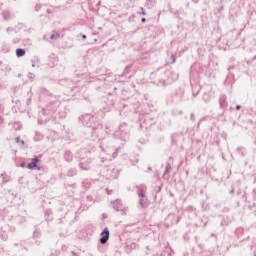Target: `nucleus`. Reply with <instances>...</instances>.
Returning <instances> with one entry per match:
<instances>
[{
  "label": "nucleus",
  "mask_w": 256,
  "mask_h": 256,
  "mask_svg": "<svg viewBox=\"0 0 256 256\" xmlns=\"http://www.w3.org/2000/svg\"><path fill=\"white\" fill-rule=\"evenodd\" d=\"M3 111H5V108L0 104V113H3Z\"/></svg>",
  "instance_id": "51"
},
{
  "label": "nucleus",
  "mask_w": 256,
  "mask_h": 256,
  "mask_svg": "<svg viewBox=\"0 0 256 256\" xmlns=\"http://www.w3.org/2000/svg\"><path fill=\"white\" fill-rule=\"evenodd\" d=\"M117 151H119V149H116V151L112 154L113 159H117Z\"/></svg>",
  "instance_id": "40"
},
{
  "label": "nucleus",
  "mask_w": 256,
  "mask_h": 256,
  "mask_svg": "<svg viewBox=\"0 0 256 256\" xmlns=\"http://www.w3.org/2000/svg\"><path fill=\"white\" fill-rule=\"evenodd\" d=\"M219 105H220V109H226V107H227V96L225 94L220 95Z\"/></svg>",
  "instance_id": "11"
},
{
  "label": "nucleus",
  "mask_w": 256,
  "mask_h": 256,
  "mask_svg": "<svg viewBox=\"0 0 256 256\" xmlns=\"http://www.w3.org/2000/svg\"><path fill=\"white\" fill-rule=\"evenodd\" d=\"M34 9L37 12L41 11V4H36Z\"/></svg>",
  "instance_id": "32"
},
{
  "label": "nucleus",
  "mask_w": 256,
  "mask_h": 256,
  "mask_svg": "<svg viewBox=\"0 0 256 256\" xmlns=\"http://www.w3.org/2000/svg\"><path fill=\"white\" fill-rule=\"evenodd\" d=\"M63 159L66 161V163H73V152H71V150H65Z\"/></svg>",
  "instance_id": "8"
},
{
  "label": "nucleus",
  "mask_w": 256,
  "mask_h": 256,
  "mask_svg": "<svg viewBox=\"0 0 256 256\" xmlns=\"http://www.w3.org/2000/svg\"><path fill=\"white\" fill-rule=\"evenodd\" d=\"M58 113H59L60 119H65V117H67V113L65 112H58Z\"/></svg>",
  "instance_id": "28"
},
{
  "label": "nucleus",
  "mask_w": 256,
  "mask_h": 256,
  "mask_svg": "<svg viewBox=\"0 0 256 256\" xmlns=\"http://www.w3.org/2000/svg\"><path fill=\"white\" fill-rule=\"evenodd\" d=\"M93 159L90 156H86V160L85 162H80L79 163V167L82 171H89V169H91V167L89 165H91Z\"/></svg>",
  "instance_id": "5"
},
{
  "label": "nucleus",
  "mask_w": 256,
  "mask_h": 256,
  "mask_svg": "<svg viewBox=\"0 0 256 256\" xmlns=\"http://www.w3.org/2000/svg\"><path fill=\"white\" fill-rule=\"evenodd\" d=\"M147 22V19L146 18H142L141 19V23H146Z\"/></svg>",
  "instance_id": "56"
},
{
  "label": "nucleus",
  "mask_w": 256,
  "mask_h": 256,
  "mask_svg": "<svg viewBox=\"0 0 256 256\" xmlns=\"http://www.w3.org/2000/svg\"><path fill=\"white\" fill-rule=\"evenodd\" d=\"M77 175V170L75 168H70L67 172L68 177H75Z\"/></svg>",
  "instance_id": "18"
},
{
  "label": "nucleus",
  "mask_w": 256,
  "mask_h": 256,
  "mask_svg": "<svg viewBox=\"0 0 256 256\" xmlns=\"http://www.w3.org/2000/svg\"><path fill=\"white\" fill-rule=\"evenodd\" d=\"M27 169H30V171H41V167L37 166L36 164H34V162H30L27 164Z\"/></svg>",
  "instance_id": "14"
},
{
  "label": "nucleus",
  "mask_w": 256,
  "mask_h": 256,
  "mask_svg": "<svg viewBox=\"0 0 256 256\" xmlns=\"http://www.w3.org/2000/svg\"><path fill=\"white\" fill-rule=\"evenodd\" d=\"M220 7L218 8V13H221V11H223V9H224V5H223V0H220Z\"/></svg>",
  "instance_id": "27"
},
{
  "label": "nucleus",
  "mask_w": 256,
  "mask_h": 256,
  "mask_svg": "<svg viewBox=\"0 0 256 256\" xmlns=\"http://www.w3.org/2000/svg\"><path fill=\"white\" fill-rule=\"evenodd\" d=\"M42 157H43V155L39 154L38 156H35L34 158H32L31 162L37 165V163H39L41 161Z\"/></svg>",
  "instance_id": "20"
},
{
  "label": "nucleus",
  "mask_w": 256,
  "mask_h": 256,
  "mask_svg": "<svg viewBox=\"0 0 256 256\" xmlns=\"http://www.w3.org/2000/svg\"><path fill=\"white\" fill-rule=\"evenodd\" d=\"M0 125H3V116H0Z\"/></svg>",
  "instance_id": "58"
},
{
  "label": "nucleus",
  "mask_w": 256,
  "mask_h": 256,
  "mask_svg": "<svg viewBox=\"0 0 256 256\" xmlns=\"http://www.w3.org/2000/svg\"><path fill=\"white\" fill-rule=\"evenodd\" d=\"M173 13L174 15H179V10H175Z\"/></svg>",
  "instance_id": "60"
},
{
  "label": "nucleus",
  "mask_w": 256,
  "mask_h": 256,
  "mask_svg": "<svg viewBox=\"0 0 256 256\" xmlns=\"http://www.w3.org/2000/svg\"><path fill=\"white\" fill-rule=\"evenodd\" d=\"M18 220L20 223H25V217H19L18 216Z\"/></svg>",
  "instance_id": "39"
},
{
  "label": "nucleus",
  "mask_w": 256,
  "mask_h": 256,
  "mask_svg": "<svg viewBox=\"0 0 256 256\" xmlns=\"http://www.w3.org/2000/svg\"><path fill=\"white\" fill-rule=\"evenodd\" d=\"M57 109H59V101L50 102L46 105L45 108L42 109L43 115H49V113H57Z\"/></svg>",
  "instance_id": "3"
},
{
  "label": "nucleus",
  "mask_w": 256,
  "mask_h": 256,
  "mask_svg": "<svg viewBox=\"0 0 256 256\" xmlns=\"http://www.w3.org/2000/svg\"><path fill=\"white\" fill-rule=\"evenodd\" d=\"M25 53H26V51L23 48L16 49V57H18V59L21 57H25Z\"/></svg>",
  "instance_id": "15"
},
{
  "label": "nucleus",
  "mask_w": 256,
  "mask_h": 256,
  "mask_svg": "<svg viewBox=\"0 0 256 256\" xmlns=\"http://www.w3.org/2000/svg\"><path fill=\"white\" fill-rule=\"evenodd\" d=\"M158 85L159 87H165V80H159Z\"/></svg>",
  "instance_id": "29"
},
{
  "label": "nucleus",
  "mask_w": 256,
  "mask_h": 256,
  "mask_svg": "<svg viewBox=\"0 0 256 256\" xmlns=\"http://www.w3.org/2000/svg\"><path fill=\"white\" fill-rule=\"evenodd\" d=\"M136 247H137V244H136V243L130 244V249H135Z\"/></svg>",
  "instance_id": "43"
},
{
  "label": "nucleus",
  "mask_w": 256,
  "mask_h": 256,
  "mask_svg": "<svg viewBox=\"0 0 256 256\" xmlns=\"http://www.w3.org/2000/svg\"><path fill=\"white\" fill-rule=\"evenodd\" d=\"M85 153H86V158H85ZM89 155H91V151L79 150L75 154V159H79V161H85V159L87 160V157H89Z\"/></svg>",
  "instance_id": "7"
},
{
  "label": "nucleus",
  "mask_w": 256,
  "mask_h": 256,
  "mask_svg": "<svg viewBox=\"0 0 256 256\" xmlns=\"http://www.w3.org/2000/svg\"><path fill=\"white\" fill-rule=\"evenodd\" d=\"M140 9H141L140 15H144V16L147 15V12H145V8L141 7Z\"/></svg>",
  "instance_id": "37"
},
{
  "label": "nucleus",
  "mask_w": 256,
  "mask_h": 256,
  "mask_svg": "<svg viewBox=\"0 0 256 256\" xmlns=\"http://www.w3.org/2000/svg\"><path fill=\"white\" fill-rule=\"evenodd\" d=\"M16 143H21V138L20 137H16Z\"/></svg>",
  "instance_id": "54"
},
{
  "label": "nucleus",
  "mask_w": 256,
  "mask_h": 256,
  "mask_svg": "<svg viewBox=\"0 0 256 256\" xmlns=\"http://www.w3.org/2000/svg\"><path fill=\"white\" fill-rule=\"evenodd\" d=\"M116 137H119L121 141H129V128L127 127V123H122L119 126L118 131L115 132Z\"/></svg>",
  "instance_id": "2"
},
{
  "label": "nucleus",
  "mask_w": 256,
  "mask_h": 256,
  "mask_svg": "<svg viewBox=\"0 0 256 256\" xmlns=\"http://www.w3.org/2000/svg\"><path fill=\"white\" fill-rule=\"evenodd\" d=\"M12 43H14V45H16V43H19V38H14V39L12 40Z\"/></svg>",
  "instance_id": "44"
},
{
  "label": "nucleus",
  "mask_w": 256,
  "mask_h": 256,
  "mask_svg": "<svg viewBox=\"0 0 256 256\" xmlns=\"http://www.w3.org/2000/svg\"><path fill=\"white\" fill-rule=\"evenodd\" d=\"M213 94L214 92L211 89L208 92H204L202 96L204 103H209L211 101V97H213Z\"/></svg>",
  "instance_id": "10"
},
{
  "label": "nucleus",
  "mask_w": 256,
  "mask_h": 256,
  "mask_svg": "<svg viewBox=\"0 0 256 256\" xmlns=\"http://www.w3.org/2000/svg\"><path fill=\"white\" fill-rule=\"evenodd\" d=\"M139 205H140L141 209H147V207H149V204L147 203V197L139 198Z\"/></svg>",
  "instance_id": "13"
},
{
  "label": "nucleus",
  "mask_w": 256,
  "mask_h": 256,
  "mask_svg": "<svg viewBox=\"0 0 256 256\" xmlns=\"http://www.w3.org/2000/svg\"><path fill=\"white\" fill-rule=\"evenodd\" d=\"M170 172H171V163L167 162L165 171H164V175H168V173H170Z\"/></svg>",
  "instance_id": "22"
},
{
  "label": "nucleus",
  "mask_w": 256,
  "mask_h": 256,
  "mask_svg": "<svg viewBox=\"0 0 256 256\" xmlns=\"http://www.w3.org/2000/svg\"><path fill=\"white\" fill-rule=\"evenodd\" d=\"M236 151L239 153V155H241V157H245V148L240 146L236 149Z\"/></svg>",
  "instance_id": "21"
},
{
  "label": "nucleus",
  "mask_w": 256,
  "mask_h": 256,
  "mask_svg": "<svg viewBox=\"0 0 256 256\" xmlns=\"http://www.w3.org/2000/svg\"><path fill=\"white\" fill-rule=\"evenodd\" d=\"M79 121H81L85 127L92 128V137H99L98 131L103 129V124L97 121V117L91 114H84L79 117Z\"/></svg>",
  "instance_id": "1"
},
{
  "label": "nucleus",
  "mask_w": 256,
  "mask_h": 256,
  "mask_svg": "<svg viewBox=\"0 0 256 256\" xmlns=\"http://www.w3.org/2000/svg\"><path fill=\"white\" fill-rule=\"evenodd\" d=\"M3 179V183H9V180L5 177L2 178Z\"/></svg>",
  "instance_id": "53"
},
{
  "label": "nucleus",
  "mask_w": 256,
  "mask_h": 256,
  "mask_svg": "<svg viewBox=\"0 0 256 256\" xmlns=\"http://www.w3.org/2000/svg\"><path fill=\"white\" fill-rule=\"evenodd\" d=\"M10 31H15V29L11 28V27H8L7 28V33H10Z\"/></svg>",
  "instance_id": "52"
},
{
  "label": "nucleus",
  "mask_w": 256,
  "mask_h": 256,
  "mask_svg": "<svg viewBox=\"0 0 256 256\" xmlns=\"http://www.w3.org/2000/svg\"><path fill=\"white\" fill-rule=\"evenodd\" d=\"M130 68H131V66H126L125 69H124L123 75H127L129 73Z\"/></svg>",
  "instance_id": "31"
},
{
  "label": "nucleus",
  "mask_w": 256,
  "mask_h": 256,
  "mask_svg": "<svg viewBox=\"0 0 256 256\" xmlns=\"http://www.w3.org/2000/svg\"><path fill=\"white\" fill-rule=\"evenodd\" d=\"M82 39H83V41H85V39H87V35L82 34Z\"/></svg>",
  "instance_id": "57"
},
{
  "label": "nucleus",
  "mask_w": 256,
  "mask_h": 256,
  "mask_svg": "<svg viewBox=\"0 0 256 256\" xmlns=\"http://www.w3.org/2000/svg\"><path fill=\"white\" fill-rule=\"evenodd\" d=\"M77 184H64V186L67 188V187H76Z\"/></svg>",
  "instance_id": "41"
},
{
  "label": "nucleus",
  "mask_w": 256,
  "mask_h": 256,
  "mask_svg": "<svg viewBox=\"0 0 256 256\" xmlns=\"http://www.w3.org/2000/svg\"><path fill=\"white\" fill-rule=\"evenodd\" d=\"M59 37V34H52L50 36V39H57Z\"/></svg>",
  "instance_id": "38"
},
{
  "label": "nucleus",
  "mask_w": 256,
  "mask_h": 256,
  "mask_svg": "<svg viewBox=\"0 0 256 256\" xmlns=\"http://www.w3.org/2000/svg\"><path fill=\"white\" fill-rule=\"evenodd\" d=\"M103 219H107V214H102Z\"/></svg>",
  "instance_id": "61"
},
{
  "label": "nucleus",
  "mask_w": 256,
  "mask_h": 256,
  "mask_svg": "<svg viewBox=\"0 0 256 256\" xmlns=\"http://www.w3.org/2000/svg\"><path fill=\"white\" fill-rule=\"evenodd\" d=\"M100 235L101 237L99 241L101 245H107V242L109 241V228H104Z\"/></svg>",
  "instance_id": "6"
},
{
  "label": "nucleus",
  "mask_w": 256,
  "mask_h": 256,
  "mask_svg": "<svg viewBox=\"0 0 256 256\" xmlns=\"http://www.w3.org/2000/svg\"><path fill=\"white\" fill-rule=\"evenodd\" d=\"M139 199L147 198V195L145 194V191L143 189H140V192L138 193Z\"/></svg>",
  "instance_id": "23"
},
{
  "label": "nucleus",
  "mask_w": 256,
  "mask_h": 256,
  "mask_svg": "<svg viewBox=\"0 0 256 256\" xmlns=\"http://www.w3.org/2000/svg\"><path fill=\"white\" fill-rule=\"evenodd\" d=\"M86 199H87V201H93V196L88 195Z\"/></svg>",
  "instance_id": "49"
},
{
  "label": "nucleus",
  "mask_w": 256,
  "mask_h": 256,
  "mask_svg": "<svg viewBox=\"0 0 256 256\" xmlns=\"http://www.w3.org/2000/svg\"><path fill=\"white\" fill-rule=\"evenodd\" d=\"M2 51H3V53H9V47L7 46V44H4L2 46Z\"/></svg>",
  "instance_id": "26"
},
{
  "label": "nucleus",
  "mask_w": 256,
  "mask_h": 256,
  "mask_svg": "<svg viewBox=\"0 0 256 256\" xmlns=\"http://www.w3.org/2000/svg\"><path fill=\"white\" fill-rule=\"evenodd\" d=\"M148 121H153V118L146 117L144 123H147Z\"/></svg>",
  "instance_id": "48"
},
{
  "label": "nucleus",
  "mask_w": 256,
  "mask_h": 256,
  "mask_svg": "<svg viewBox=\"0 0 256 256\" xmlns=\"http://www.w3.org/2000/svg\"><path fill=\"white\" fill-rule=\"evenodd\" d=\"M128 21L129 23H132V21H135V14H132L131 16H129Z\"/></svg>",
  "instance_id": "30"
},
{
  "label": "nucleus",
  "mask_w": 256,
  "mask_h": 256,
  "mask_svg": "<svg viewBox=\"0 0 256 256\" xmlns=\"http://www.w3.org/2000/svg\"><path fill=\"white\" fill-rule=\"evenodd\" d=\"M229 223H231V221H226L225 219L221 221V225H229Z\"/></svg>",
  "instance_id": "33"
},
{
  "label": "nucleus",
  "mask_w": 256,
  "mask_h": 256,
  "mask_svg": "<svg viewBox=\"0 0 256 256\" xmlns=\"http://www.w3.org/2000/svg\"><path fill=\"white\" fill-rule=\"evenodd\" d=\"M53 62L51 64V62L48 63L49 67H53L59 60L57 59V57H55V54H53Z\"/></svg>",
  "instance_id": "24"
},
{
  "label": "nucleus",
  "mask_w": 256,
  "mask_h": 256,
  "mask_svg": "<svg viewBox=\"0 0 256 256\" xmlns=\"http://www.w3.org/2000/svg\"><path fill=\"white\" fill-rule=\"evenodd\" d=\"M5 175H7V173H5V172L1 174L2 179H3V177H5Z\"/></svg>",
  "instance_id": "62"
},
{
  "label": "nucleus",
  "mask_w": 256,
  "mask_h": 256,
  "mask_svg": "<svg viewBox=\"0 0 256 256\" xmlns=\"http://www.w3.org/2000/svg\"><path fill=\"white\" fill-rule=\"evenodd\" d=\"M156 3H157V0H146L144 7H146V9H153Z\"/></svg>",
  "instance_id": "12"
},
{
  "label": "nucleus",
  "mask_w": 256,
  "mask_h": 256,
  "mask_svg": "<svg viewBox=\"0 0 256 256\" xmlns=\"http://www.w3.org/2000/svg\"><path fill=\"white\" fill-rule=\"evenodd\" d=\"M178 91L179 92L176 93V95H179L180 99H182V97H183V90L179 89Z\"/></svg>",
  "instance_id": "35"
},
{
  "label": "nucleus",
  "mask_w": 256,
  "mask_h": 256,
  "mask_svg": "<svg viewBox=\"0 0 256 256\" xmlns=\"http://www.w3.org/2000/svg\"><path fill=\"white\" fill-rule=\"evenodd\" d=\"M239 109H241V105L237 104L236 105V111H239Z\"/></svg>",
  "instance_id": "55"
},
{
  "label": "nucleus",
  "mask_w": 256,
  "mask_h": 256,
  "mask_svg": "<svg viewBox=\"0 0 256 256\" xmlns=\"http://www.w3.org/2000/svg\"><path fill=\"white\" fill-rule=\"evenodd\" d=\"M8 238L9 237L7 236V232L3 229H0V239H2V241H7Z\"/></svg>",
  "instance_id": "17"
},
{
  "label": "nucleus",
  "mask_w": 256,
  "mask_h": 256,
  "mask_svg": "<svg viewBox=\"0 0 256 256\" xmlns=\"http://www.w3.org/2000/svg\"><path fill=\"white\" fill-rule=\"evenodd\" d=\"M34 245H36L37 247H39V245H41V241H40V240H36V241L34 242Z\"/></svg>",
  "instance_id": "45"
},
{
  "label": "nucleus",
  "mask_w": 256,
  "mask_h": 256,
  "mask_svg": "<svg viewBox=\"0 0 256 256\" xmlns=\"http://www.w3.org/2000/svg\"><path fill=\"white\" fill-rule=\"evenodd\" d=\"M41 237V230L39 228H36L33 232V239H40Z\"/></svg>",
  "instance_id": "19"
},
{
  "label": "nucleus",
  "mask_w": 256,
  "mask_h": 256,
  "mask_svg": "<svg viewBox=\"0 0 256 256\" xmlns=\"http://www.w3.org/2000/svg\"><path fill=\"white\" fill-rule=\"evenodd\" d=\"M50 215H53V210L47 209L45 211V219L49 223V221H53V218L49 217Z\"/></svg>",
  "instance_id": "16"
},
{
  "label": "nucleus",
  "mask_w": 256,
  "mask_h": 256,
  "mask_svg": "<svg viewBox=\"0 0 256 256\" xmlns=\"http://www.w3.org/2000/svg\"><path fill=\"white\" fill-rule=\"evenodd\" d=\"M20 167L25 168V167H27V164H26L25 162H22V163L20 164Z\"/></svg>",
  "instance_id": "50"
},
{
  "label": "nucleus",
  "mask_w": 256,
  "mask_h": 256,
  "mask_svg": "<svg viewBox=\"0 0 256 256\" xmlns=\"http://www.w3.org/2000/svg\"><path fill=\"white\" fill-rule=\"evenodd\" d=\"M3 17L5 21H9V19H11L9 12H3Z\"/></svg>",
  "instance_id": "25"
},
{
  "label": "nucleus",
  "mask_w": 256,
  "mask_h": 256,
  "mask_svg": "<svg viewBox=\"0 0 256 256\" xmlns=\"http://www.w3.org/2000/svg\"><path fill=\"white\" fill-rule=\"evenodd\" d=\"M230 195H233V193H235V188L233 186H231V190L229 191Z\"/></svg>",
  "instance_id": "46"
},
{
  "label": "nucleus",
  "mask_w": 256,
  "mask_h": 256,
  "mask_svg": "<svg viewBox=\"0 0 256 256\" xmlns=\"http://www.w3.org/2000/svg\"><path fill=\"white\" fill-rule=\"evenodd\" d=\"M28 78L29 79H35V75L31 72L28 73Z\"/></svg>",
  "instance_id": "36"
},
{
  "label": "nucleus",
  "mask_w": 256,
  "mask_h": 256,
  "mask_svg": "<svg viewBox=\"0 0 256 256\" xmlns=\"http://www.w3.org/2000/svg\"><path fill=\"white\" fill-rule=\"evenodd\" d=\"M170 59H171V61H172V62H171L172 64L177 61V57H175V55H172V56L170 57Z\"/></svg>",
  "instance_id": "34"
},
{
  "label": "nucleus",
  "mask_w": 256,
  "mask_h": 256,
  "mask_svg": "<svg viewBox=\"0 0 256 256\" xmlns=\"http://www.w3.org/2000/svg\"><path fill=\"white\" fill-rule=\"evenodd\" d=\"M47 13H48V15H51V13H53V11L51 9H48Z\"/></svg>",
  "instance_id": "59"
},
{
  "label": "nucleus",
  "mask_w": 256,
  "mask_h": 256,
  "mask_svg": "<svg viewBox=\"0 0 256 256\" xmlns=\"http://www.w3.org/2000/svg\"><path fill=\"white\" fill-rule=\"evenodd\" d=\"M190 120H191V121H195V114H194V113H191V114H190Z\"/></svg>",
  "instance_id": "42"
},
{
  "label": "nucleus",
  "mask_w": 256,
  "mask_h": 256,
  "mask_svg": "<svg viewBox=\"0 0 256 256\" xmlns=\"http://www.w3.org/2000/svg\"><path fill=\"white\" fill-rule=\"evenodd\" d=\"M20 247H22L24 251H29L27 247H33V242H31V240H21Z\"/></svg>",
  "instance_id": "9"
},
{
  "label": "nucleus",
  "mask_w": 256,
  "mask_h": 256,
  "mask_svg": "<svg viewBox=\"0 0 256 256\" xmlns=\"http://www.w3.org/2000/svg\"><path fill=\"white\" fill-rule=\"evenodd\" d=\"M10 231H15V227H10Z\"/></svg>",
  "instance_id": "63"
},
{
  "label": "nucleus",
  "mask_w": 256,
  "mask_h": 256,
  "mask_svg": "<svg viewBox=\"0 0 256 256\" xmlns=\"http://www.w3.org/2000/svg\"><path fill=\"white\" fill-rule=\"evenodd\" d=\"M113 209H115V211H121V215H127V207L123 206V203L121 202L120 199H116L113 202Z\"/></svg>",
  "instance_id": "4"
},
{
  "label": "nucleus",
  "mask_w": 256,
  "mask_h": 256,
  "mask_svg": "<svg viewBox=\"0 0 256 256\" xmlns=\"http://www.w3.org/2000/svg\"><path fill=\"white\" fill-rule=\"evenodd\" d=\"M26 104L31 105V96H29V98L26 100Z\"/></svg>",
  "instance_id": "47"
},
{
  "label": "nucleus",
  "mask_w": 256,
  "mask_h": 256,
  "mask_svg": "<svg viewBox=\"0 0 256 256\" xmlns=\"http://www.w3.org/2000/svg\"><path fill=\"white\" fill-rule=\"evenodd\" d=\"M72 255H73V256H77V254L75 253V251H72Z\"/></svg>",
  "instance_id": "64"
}]
</instances>
